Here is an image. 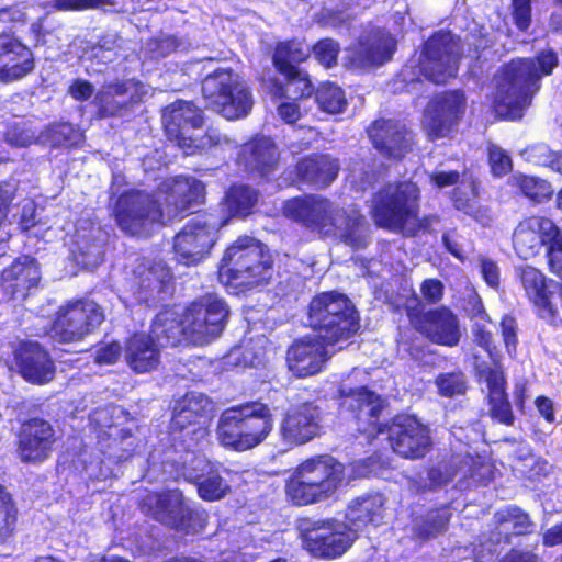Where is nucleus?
<instances>
[{
	"instance_id": "46",
	"label": "nucleus",
	"mask_w": 562,
	"mask_h": 562,
	"mask_svg": "<svg viewBox=\"0 0 562 562\" xmlns=\"http://www.w3.org/2000/svg\"><path fill=\"white\" fill-rule=\"evenodd\" d=\"M19 508L13 495L0 483V546L14 539L18 532Z\"/></svg>"
},
{
	"instance_id": "23",
	"label": "nucleus",
	"mask_w": 562,
	"mask_h": 562,
	"mask_svg": "<svg viewBox=\"0 0 562 562\" xmlns=\"http://www.w3.org/2000/svg\"><path fill=\"white\" fill-rule=\"evenodd\" d=\"M204 184L189 176H178L166 179L158 189L157 198L165 212V221L169 222L189 210L193 204H199L204 198Z\"/></svg>"
},
{
	"instance_id": "47",
	"label": "nucleus",
	"mask_w": 562,
	"mask_h": 562,
	"mask_svg": "<svg viewBox=\"0 0 562 562\" xmlns=\"http://www.w3.org/2000/svg\"><path fill=\"white\" fill-rule=\"evenodd\" d=\"M508 182L512 187L519 189L526 198L538 203L550 200L553 194L552 184L538 177L516 173L509 178Z\"/></svg>"
},
{
	"instance_id": "8",
	"label": "nucleus",
	"mask_w": 562,
	"mask_h": 562,
	"mask_svg": "<svg viewBox=\"0 0 562 562\" xmlns=\"http://www.w3.org/2000/svg\"><path fill=\"white\" fill-rule=\"evenodd\" d=\"M209 398L203 394L187 392L173 406L168 435L173 446L191 451L210 436Z\"/></svg>"
},
{
	"instance_id": "64",
	"label": "nucleus",
	"mask_w": 562,
	"mask_h": 562,
	"mask_svg": "<svg viewBox=\"0 0 562 562\" xmlns=\"http://www.w3.org/2000/svg\"><path fill=\"white\" fill-rule=\"evenodd\" d=\"M116 41L115 35H110V38H104L102 43H99L98 46L92 48L91 57L100 59L104 64L113 61L116 55Z\"/></svg>"
},
{
	"instance_id": "36",
	"label": "nucleus",
	"mask_w": 562,
	"mask_h": 562,
	"mask_svg": "<svg viewBox=\"0 0 562 562\" xmlns=\"http://www.w3.org/2000/svg\"><path fill=\"white\" fill-rule=\"evenodd\" d=\"M170 345L166 335L159 337L154 334H136L126 345V361L132 370L145 373L157 367L159 362V348Z\"/></svg>"
},
{
	"instance_id": "33",
	"label": "nucleus",
	"mask_w": 562,
	"mask_h": 562,
	"mask_svg": "<svg viewBox=\"0 0 562 562\" xmlns=\"http://www.w3.org/2000/svg\"><path fill=\"white\" fill-rule=\"evenodd\" d=\"M266 344L267 339L259 337L250 342L247 341L234 347L224 358V366L240 370L254 369L256 372L250 374L257 376L256 381L271 383V380L268 379L270 369L267 368Z\"/></svg>"
},
{
	"instance_id": "45",
	"label": "nucleus",
	"mask_w": 562,
	"mask_h": 562,
	"mask_svg": "<svg viewBox=\"0 0 562 562\" xmlns=\"http://www.w3.org/2000/svg\"><path fill=\"white\" fill-rule=\"evenodd\" d=\"M310 54V45L302 41L283 42L276 47L273 63L280 74H292L299 69L293 64L304 61Z\"/></svg>"
},
{
	"instance_id": "32",
	"label": "nucleus",
	"mask_w": 562,
	"mask_h": 562,
	"mask_svg": "<svg viewBox=\"0 0 562 562\" xmlns=\"http://www.w3.org/2000/svg\"><path fill=\"white\" fill-rule=\"evenodd\" d=\"M172 279L169 268L161 261L150 262L144 258H137L131 269L128 289L138 301H148L147 291L160 292Z\"/></svg>"
},
{
	"instance_id": "30",
	"label": "nucleus",
	"mask_w": 562,
	"mask_h": 562,
	"mask_svg": "<svg viewBox=\"0 0 562 562\" xmlns=\"http://www.w3.org/2000/svg\"><path fill=\"white\" fill-rule=\"evenodd\" d=\"M368 134L374 148L385 157L400 159L412 149V134L394 121L378 120Z\"/></svg>"
},
{
	"instance_id": "15",
	"label": "nucleus",
	"mask_w": 562,
	"mask_h": 562,
	"mask_svg": "<svg viewBox=\"0 0 562 562\" xmlns=\"http://www.w3.org/2000/svg\"><path fill=\"white\" fill-rule=\"evenodd\" d=\"M337 398L340 408L349 412L357 423V431L371 440L384 434L381 413L387 407L386 398L371 389H338Z\"/></svg>"
},
{
	"instance_id": "40",
	"label": "nucleus",
	"mask_w": 562,
	"mask_h": 562,
	"mask_svg": "<svg viewBox=\"0 0 562 562\" xmlns=\"http://www.w3.org/2000/svg\"><path fill=\"white\" fill-rule=\"evenodd\" d=\"M299 177L317 187H326L337 177L338 160L328 155H317L302 159L296 166Z\"/></svg>"
},
{
	"instance_id": "2",
	"label": "nucleus",
	"mask_w": 562,
	"mask_h": 562,
	"mask_svg": "<svg viewBox=\"0 0 562 562\" xmlns=\"http://www.w3.org/2000/svg\"><path fill=\"white\" fill-rule=\"evenodd\" d=\"M281 391L270 389L267 403L246 401L223 409L216 425L218 443L236 452L261 445L273 429L271 411L283 408L289 403Z\"/></svg>"
},
{
	"instance_id": "16",
	"label": "nucleus",
	"mask_w": 562,
	"mask_h": 562,
	"mask_svg": "<svg viewBox=\"0 0 562 562\" xmlns=\"http://www.w3.org/2000/svg\"><path fill=\"white\" fill-rule=\"evenodd\" d=\"M384 426L391 449L403 458H424L432 445L428 426L415 416L396 414Z\"/></svg>"
},
{
	"instance_id": "28",
	"label": "nucleus",
	"mask_w": 562,
	"mask_h": 562,
	"mask_svg": "<svg viewBox=\"0 0 562 562\" xmlns=\"http://www.w3.org/2000/svg\"><path fill=\"white\" fill-rule=\"evenodd\" d=\"M535 531L530 515L518 505H507L493 516L488 540L495 544H510L514 538L526 537Z\"/></svg>"
},
{
	"instance_id": "54",
	"label": "nucleus",
	"mask_w": 562,
	"mask_h": 562,
	"mask_svg": "<svg viewBox=\"0 0 562 562\" xmlns=\"http://www.w3.org/2000/svg\"><path fill=\"white\" fill-rule=\"evenodd\" d=\"M469 477L486 486L493 480L492 464L480 456L471 457Z\"/></svg>"
},
{
	"instance_id": "41",
	"label": "nucleus",
	"mask_w": 562,
	"mask_h": 562,
	"mask_svg": "<svg viewBox=\"0 0 562 562\" xmlns=\"http://www.w3.org/2000/svg\"><path fill=\"white\" fill-rule=\"evenodd\" d=\"M277 148L269 137H258L244 145L240 160L251 170L268 175L277 164Z\"/></svg>"
},
{
	"instance_id": "44",
	"label": "nucleus",
	"mask_w": 562,
	"mask_h": 562,
	"mask_svg": "<svg viewBox=\"0 0 562 562\" xmlns=\"http://www.w3.org/2000/svg\"><path fill=\"white\" fill-rule=\"evenodd\" d=\"M285 83L278 80L271 81L270 92L276 98H288L292 100L308 98L313 94L314 88L307 72L302 69L293 70L292 74H281Z\"/></svg>"
},
{
	"instance_id": "34",
	"label": "nucleus",
	"mask_w": 562,
	"mask_h": 562,
	"mask_svg": "<svg viewBox=\"0 0 562 562\" xmlns=\"http://www.w3.org/2000/svg\"><path fill=\"white\" fill-rule=\"evenodd\" d=\"M70 251L77 265L87 269L98 267L103 259L101 229L90 221H81L72 237Z\"/></svg>"
},
{
	"instance_id": "3",
	"label": "nucleus",
	"mask_w": 562,
	"mask_h": 562,
	"mask_svg": "<svg viewBox=\"0 0 562 562\" xmlns=\"http://www.w3.org/2000/svg\"><path fill=\"white\" fill-rule=\"evenodd\" d=\"M283 214L324 235H333L353 249L363 248L368 244L369 226L356 209H338L327 199L307 195L285 201Z\"/></svg>"
},
{
	"instance_id": "43",
	"label": "nucleus",
	"mask_w": 562,
	"mask_h": 562,
	"mask_svg": "<svg viewBox=\"0 0 562 562\" xmlns=\"http://www.w3.org/2000/svg\"><path fill=\"white\" fill-rule=\"evenodd\" d=\"M479 191L475 180L465 178L453 191V203L456 209L472 216L483 226H487L491 221V212L486 207L479 205Z\"/></svg>"
},
{
	"instance_id": "14",
	"label": "nucleus",
	"mask_w": 562,
	"mask_h": 562,
	"mask_svg": "<svg viewBox=\"0 0 562 562\" xmlns=\"http://www.w3.org/2000/svg\"><path fill=\"white\" fill-rule=\"evenodd\" d=\"M104 321L103 310L93 301H69L60 306L48 335L58 342L82 340Z\"/></svg>"
},
{
	"instance_id": "19",
	"label": "nucleus",
	"mask_w": 562,
	"mask_h": 562,
	"mask_svg": "<svg viewBox=\"0 0 562 562\" xmlns=\"http://www.w3.org/2000/svg\"><path fill=\"white\" fill-rule=\"evenodd\" d=\"M324 409L313 401L289 407L279 425V435L285 445L297 447L319 437L323 432Z\"/></svg>"
},
{
	"instance_id": "52",
	"label": "nucleus",
	"mask_w": 562,
	"mask_h": 562,
	"mask_svg": "<svg viewBox=\"0 0 562 562\" xmlns=\"http://www.w3.org/2000/svg\"><path fill=\"white\" fill-rule=\"evenodd\" d=\"M473 308L475 311L474 317L477 318V321L475 322L474 328H473L475 340L482 348H484L486 350V352L490 355V357L493 358L494 347H493L492 334L490 330H487L485 328L484 324L481 325L479 323V321L490 322L487 319V314H486L485 310L483 308V304L479 297L475 299V304H474Z\"/></svg>"
},
{
	"instance_id": "7",
	"label": "nucleus",
	"mask_w": 562,
	"mask_h": 562,
	"mask_svg": "<svg viewBox=\"0 0 562 562\" xmlns=\"http://www.w3.org/2000/svg\"><path fill=\"white\" fill-rule=\"evenodd\" d=\"M310 326L323 340L338 342L347 339L359 328L356 310L347 296L325 292L310 303Z\"/></svg>"
},
{
	"instance_id": "49",
	"label": "nucleus",
	"mask_w": 562,
	"mask_h": 562,
	"mask_svg": "<svg viewBox=\"0 0 562 562\" xmlns=\"http://www.w3.org/2000/svg\"><path fill=\"white\" fill-rule=\"evenodd\" d=\"M316 101L319 108L329 114L341 113L347 106V100L340 87L333 83H323L316 91Z\"/></svg>"
},
{
	"instance_id": "22",
	"label": "nucleus",
	"mask_w": 562,
	"mask_h": 562,
	"mask_svg": "<svg viewBox=\"0 0 562 562\" xmlns=\"http://www.w3.org/2000/svg\"><path fill=\"white\" fill-rule=\"evenodd\" d=\"M420 304L417 307L407 306V316L411 324L429 340L448 347L457 346L460 337L458 317L447 307L422 313Z\"/></svg>"
},
{
	"instance_id": "4",
	"label": "nucleus",
	"mask_w": 562,
	"mask_h": 562,
	"mask_svg": "<svg viewBox=\"0 0 562 562\" xmlns=\"http://www.w3.org/2000/svg\"><path fill=\"white\" fill-rule=\"evenodd\" d=\"M228 310L224 301L206 295L193 302L182 314L175 308L161 311L153 322L156 336L166 335L170 346L181 342L205 345L222 333Z\"/></svg>"
},
{
	"instance_id": "26",
	"label": "nucleus",
	"mask_w": 562,
	"mask_h": 562,
	"mask_svg": "<svg viewBox=\"0 0 562 562\" xmlns=\"http://www.w3.org/2000/svg\"><path fill=\"white\" fill-rule=\"evenodd\" d=\"M557 235V225L547 217L532 216L520 222L513 235L516 254L530 259L539 254L543 245Z\"/></svg>"
},
{
	"instance_id": "13",
	"label": "nucleus",
	"mask_w": 562,
	"mask_h": 562,
	"mask_svg": "<svg viewBox=\"0 0 562 562\" xmlns=\"http://www.w3.org/2000/svg\"><path fill=\"white\" fill-rule=\"evenodd\" d=\"M225 225L227 218L217 220L214 214L198 215L190 220L175 236L177 260L186 266L200 263L209 256L218 229Z\"/></svg>"
},
{
	"instance_id": "27",
	"label": "nucleus",
	"mask_w": 562,
	"mask_h": 562,
	"mask_svg": "<svg viewBox=\"0 0 562 562\" xmlns=\"http://www.w3.org/2000/svg\"><path fill=\"white\" fill-rule=\"evenodd\" d=\"M20 374L32 384H47L55 375V366L49 355L35 341L21 342L14 351Z\"/></svg>"
},
{
	"instance_id": "62",
	"label": "nucleus",
	"mask_w": 562,
	"mask_h": 562,
	"mask_svg": "<svg viewBox=\"0 0 562 562\" xmlns=\"http://www.w3.org/2000/svg\"><path fill=\"white\" fill-rule=\"evenodd\" d=\"M479 382L486 383L487 386H504L505 379L503 369L499 364L494 363L493 367H479Z\"/></svg>"
},
{
	"instance_id": "59",
	"label": "nucleus",
	"mask_w": 562,
	"mask_h": 562,
	"mask_svg": "<svg viewBox=\"0 0 562 562\" xmlns=\"http://www.w3.org/2000/svg\"><path fill=\"white\" fill-rule=\"evenodd\" d=\"M549 265L551 272L562 279V233L557 227V235L549 241Z\"/></svg>"
},
{
	"instance_id": "53",
	"label": "nucleus",
	"mask_w": 562,
	"mask_h": 562,
	"mask_svg": "<svg viewBox=\"0 0 562 562\" xmlns=\"http://www.w3.org/2000/svg\"><path fill=\"white\" fill-rule=\"evenodd\" d=\"M488 161L494 176L501 177L512 170V158L501 147L491 145L488 147Z\"/></svg>"
},
{
	"instance_id": "37",
	"label": "nucleus",
	"mask_w": 562,
	"mask_h": 562,
	"mask_svg": "<svg viewBox=\"0 0 562 562\" xmlns=\"http://www.w3.org/2000/svg\"><path fill=\"white\" fill-rule=\"evenodd\" d=\"M224 474H231V470L222 462L204 460L190 482L195 486L198 496L202 501L217 502L225 498L232 491Z\"/></svg>"
},
{
	"instance_id": "50",
	"label": "nucleus",
	"mask_w": 562,
	"mask_h": 562,
	"mask_svg": "<svg viewBox=\"0 0 562 562\" xmlns=\"http://www.w3.org/2000/svg\"><path fill=\"white\" fill-rule=\"evenodd\" d=\"M449 515L441 509H431L416 527V536L420 540H429L447 530Z\"/></svg>"
},
{
	"instance_id": "20",
	"label": "nucleus",
	"mask_w": 562,
	"mask_h": 562,
	"mask_svg": "<svg viewBox=\"0 0 562 562\" xmlns=\"http://www.w3.org/2000/svg\"><path fill=\"white\" fill-rule=\"evenodd\" d=\"M357 537L345 522L329 519L314 522L306 529L303 542L313 557L334 560L347 552Z\"/></svg>"
},
{
	"instance_id": "31",
	"label": "nucleus",
	"mask_w": 562,
	"mask_h": 562,
	"mask_svg": "<svg viewBox=\"0 0 562 562\" xmlns=\"http://www.w3.org/2000/svg\"><path fill=\"white\" fill-rule=\"evenodd\" d=\"M33 68L32 52L14 37L0 35V80L10 82L21 79Z\"/></svg>"
},
{
	"instance_id": "29",
	"label": "nucleus",
	"mask_w": 562,
	"mask_h": 562,
	"mask_svg": "<svg viewBox=\"0 0 562 562\" xmlns=\"http://www.w3.org/2000/svg\"><path fill=\"white\" fill-rule=\"evenodd\" d=\"M394 49L395 40L389 33L376 30L347 49V58L351 67L368 68L389 61Z\"/></svg>"
},
{
	"instance_id": "10",
	"label": "nucleus",
	"mask_w": 562,
	"mask_h": 562,
	"mask_svg": "<svg viewBox=\"0 0 562 562\" xmlns=\"http://www.w3.org/2000/svg\"><path fill=\"white\" fill-rule=\"evenodd\" d=\"M112 214L117 226L132 236H147L154 225L166 223L158 198L142 190L121 193L113 203Z\"/></svg>"
},
{
	"instance_id": "63",
	"label": "nucleus",
	"mask_w": 562,
	"mask_h": 562,
	"mask_svg": "<svg viewBox=\"0 0 562 562\" xmlns=\"http://www.w3.org/2000/svg\"><path fill=\"white\" fill-rule=\"evenodd\" d=\"M205 364V361L199 360L190 362L189 364L179 366L176 371V376L178 378L177 382H203L200 376L201 370Z\"/></svg>"
},
{
	"instance_id": "21",
	"label": "nucleus",
	"mask_w": 562,
	"mask_h": 562,
	"mask_svg": "<svg viewBox=\"0 0 562 562\" xmlns=\"http://www.w3.org/2000/svg\"><path fill=\"white\" fill-rule=\"evenodd\" d=\"M56 443L53 425L43 417L20 422L15 435V452L22 463L38 464L48 459Z\"/></svg>"
},
{
	"instance_id": "58",
	"label": "nucleus",
	"mask_w": 562,
	"mask_h": 562,
	"mask_svg": "<svg viewBox=\"0 0 562 562\" xmlns=\"http://www.w3.org/2000/svg\"><path fill=\"white\" fill-rule=\"evenodd\" d=\"M382 460L379 456L372 454L352 463V471L358 477H369L378 473L382 468Z\"/></svg>"
},
{
	"instance_id": "25",
	"label": "nucleus",
	"mask_w": 562,
	"mask_h": 562,
	"mask_svg": "<svg viewBox=\"0 0 562 562\" xmlns=\"http://www.w3.org/2000/svg\"><path fill=\"white\" fill-rule=\"evenodd\" d=\"M334 344L323 340L316 334L294 341L286 355L289 370L297 378H307L318 373L330 355L328 347Z\"/></svg>"
},
{
	"instance_id": "11",
	"label": "nucleus",
	"mask_w": 562,
	"mask_h": 562,
	"mask_svg": "<svg viewBox=\"0 0 562 562\" xmlns=\"http://www.w3.org/2000/svg\"><path fill=\"white\" fill-rule=\"evenodd\" d=\"M418 195L417 186L409 181L385 186L372 202V216L376 225L397 231L415 220Z\"/></svg>"
},
{
	"instance_id": "51",
	"label": "nucleus",
	"mask_w": 562,
	"mask_h": 562,
	"mask_svg": "<svg viewBox=\"0 0 562 562\" xmlns=\"http://www.w3.org/2000/svg\"><path fill=\"white\" fill-rule=\"evenodd\" d=\"M82 133L71 124L61 123L49 130L48 140L54 146H77L82 140Z\"/></svg>"
},
{
	"instance_id": "61",
	"label": "nucleus",
	"mask_w": 562,
	"mask_h": 562,
	"mask_svg": "<svg viewBox=\"0 0 562 562\" xmlns=\"http://www.w3.org/2000/svg\"><path fill=\"white\" fill-rule=\"evenodd\" d=\"M480 273L486 284L496 289L499 285L501 272L498 265L490 258L481 257L479 259Z\"/></svg>"
},
{
	"instance_id": "38",
	"label": "nucleus",
	"mask_w": 562,
	"mask_h": 562,
	"mask_svg": "<svg viewBox=\"0 0 562 562\" xmlns=\"http://www.w3.org/2000/svg\"><path fill=\"white\" fill-rule=\"evenodd\" d=\"M41 280L40 267L36 260L30 256L15 259L2 272L1 281L10 297H25L26 292L37 286Z\"/></svg>"
},
{
	"instance_id": "17",
	"label": "nucleus",
	"mask_w": 562,
	"mask_h": 562,
	"mask_svg": "<svg viewBox=\"0 0 562 562\" xmlns=\"http://www.w3.org/2000/svg\"><path fill=\"white\" fill-rule=\"evenodd\" d=\"M460 47L449 32H439L430 37L419 59V72L429 81L445 83L458 71Z\"/></svg>"
},
{
	"instance_id": "35",
	"label": "nucleus",
	"mask_w": 562,
	"mask_h": 562,
	"mask_svg": "<svg viewBox=\"0 0 562 562\" xmlns=\"http://www.w3.org/2000/svg\"><path fill=\"white\" fill-rule=\"evenodd\" d=\"M385 501L380 492L364 493L352 498L346 508L345 524L355 535L369 525H378L384 514Z\"/></svg>"
},
{
	"instance_id": "12",
	"label": "nucleus",
	"mask_w": 562,
	"mask_h": 562,
	"mask_svg": "<svg viewBox=\"0 0 562 562\" xmlns=\"http://www.w3.org/2000/svg\"><path fill=\"white\" fill-rule=\"evenodd\" d=\"M138 507L161 525L184 533L202 529L207 519L205 510L190 507L182 497L168 493L148 492L139 499Z\"/></svg>"
},
{
	"instance_id": "48",
	"label": "nucleus",
	"mask_w": 562,
	"mask_h": 562,
	"mask_svg": "<svg viewBox=\"0 0 562 562\" xmlns=\"http://www.w3.org/2000/svg\"><path fill=\"white\" fill-rule=\"evenodd\" d=\"M488 415L498 424L513 426L515 415L506 389H488L487 394Z\"/></svg>"
},
{
	"instance_id": "56",
	"label": "nucleus",
	"mask_w": 562,
	"mask_h": 562,
	"mask_svg": "<svg viewBox=\"0 0 562 562\" xmlns=\"http://www.w3.org/2000/svg\"><path fill=\"white\" fill-rule=\"evenodd\" d=\"M553 151L554 150H552L548 145L540 143L524 149L521 151V156L526 161L530 164L548 168Z\"/></svg>"
},
{
	"instance_id": "42",
	"label": "nucleus",
	"mask_w": 562,
	"mask_h": 562,
	"mask_svg": "<svg viewBox=\"0 0 562 562\" xmlns=\"http://www.w3.org/2000/svg\"><path fill=\"white\" fill-rule=\"evenodd\" d=\"M258 202V192L244 184L233 186L226 192L222 203L221 214L215 215L217 220L232 217H245L249 215Z\"/></svg>"
},
{
	"instance_id": "1",
	"label": "nucleus",
	"mask_w": 562,
	"mask_h": 562,
	"mask_svg": "<svg viewBox=\"0 0 562 562\" xmlns=\"http://www.w3.org/2000/svg\"><path fill=\"white\" fill-rule=\"evenodd\" d=\"M559 65L553 49H543L532 58L513 59L494 76L493 106L499 116L518 120L531 104L543 77Z\"/></svg>"
},
{
	"instance_id": "6",
	"label": "nucleus",
	"mask_w": 562,
	"mask_h": 562,
	"mask_svg": "<svg viewBox=\"0 0 562 562\" xmlns=\"http://www.w3.org/2000/svg\"><path fill=\"white\" fill-rule=\"evenodd\" d=\"M271 277L268 249L249 236L239 237L226 249L218 270L221 282L233 289L261 285Z\"/></svg>"
},
{
	"instance_id": "9",
	"label": "nucleus",
	"mask_w": 562,
	"mask_h": 562,
	"mask_svg": "<svg viewBox=\"0 0 562 562\" xmlns=\"http://www.w3.org/2000/svg\"><path fill=\"white\" fill-rule=\"evenodd\" d=\"M203 97L207 106L227 120L246 116L252 108V98L246 83L227 69L210 74L202 83Z\"/></svg>"
},
{
	"instance_id": "55",
	"label": "nucleus",
	"mask_w": 562,
	"mask_h": 562,
	"mask_svg": "<svg viewBox=\"0 0 562 562\" xmlns=\"http://www.w3.org/2000/svg\"><path fill=\"white\" fill-rule=\"evenodd\" d=\"M338 52V44L330 38L322 40L314 46L316 59L326 68L336 65Z\"/></svg>"
},
{
	"instance_id": "24",
	"label": "nucleus",
	"mask_w": 562,
	"mask_h": 562,
	"mask_svg": "<svg viewBox=\"0 0 562 562\" xmlns=\"http://www.w3.org/2000/svg\"><path fill=\"white\" fill-rule=\"evenodd\" d=\"M465 111L461 91H449L436 97L427 106L423 126L432 139L447 136Z\"/></svg>"
},
{
	"instance_id": "60",
	"label": "nucleus",
	"mask_w": 562,
	"mask_h": 562,
	"mask_svg": "<svg viewBox=\"0 0 562 562\" xmlns=\"http://www.w3.org/2000/svg\"><path fill=\"white\" fill-rule=\"evenodd\" d=\"M112 0H54L52 7L58 11H81L90 8H95Z\"/></svg>"
},
{
	"instance_id": "18",
	"label": "nucleus",
	"mask_w": 562,
	"mask_h": 562,
	"mask_svg": "<svg viewBox=\"0 0 562 562\" xmlns=\"http://www.w3.org/2000/svg\"><path fill=\"white\" fill-rule=\"evenodd\" d=\"M203 123L201 110L192 102L176 101L162 112V124L170 139H175L184 155H193L205 146L198 131Z\"/></svg>"
},
{
	"instance_id": "5",
	"label": "nucleus",
	"mask_w": 562,
	"mask_h": 562,
	"mask_svg": "<svg viewBox=\"0 0 562 562\" xmlns=\"http://www.w3.org/2000/svg\"><path fill=\"white\" fill-rule=\"evenodd\" d=\"M345 471V464L331 454H315L300 462L285 479V498L296 507L327 501L344 483Z\"/></svg>"
},
{
	"instance_id": "57",
	"label": "nucleus",
	"mask_w": 562,
	"mask_h": 562,
	"mask_svg": "<svg viewBox=\"0 0 562 562\" xmlns=\"http://www.w3.org/2000/svg\"><path fill=\"white\" fill-rule=\"evenodd\" d=\"M512 10L517 27L526 31L531 22V0H512Z\"/></svg>"
},
{
	"instance_id": "39",
	"label": "nucleus",
	"mask_w": 562,
	"mask_h": 562,
	"mask_svg": "<svg viewBox=\"0 0 562 562\" xmlns=\"http://www.w3.org/2000/svg\"><path fill=\"white\" fill-rule=\"evenodd\" d=\"M149 88L136 80H126L103 88L95 97L102 115H116L127 102H139Z\"/></svg>"
}]
</instances>
